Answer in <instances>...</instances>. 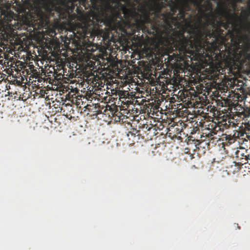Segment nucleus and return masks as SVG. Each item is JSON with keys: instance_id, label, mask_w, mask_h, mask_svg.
I'll return each mask as SVG.
<instances>
[{"instance_id": "obj_1", "label": "nucleus", "mask_w": 250, "mask_h": 250, "mask_svg": "<svg viewBox=\"0 0 250 250\" xmlns=\"http://www.w3.org/2000/svg\"><path fill=\"white\" fill-rule=\"evenodd\" d=\"M221 21H217L214 25L207 24L205 28L202 30L200 28L198 31L191 28L189 32L187 33L188 37V40H184L185 45V51H182L180 59L184 61L188 58L192 59L195 57H202L204 56L205 50V43H209L207 41L208 39H213L211 45H213L221 37H224V30L221 29ZM182 40L184 39L183 35H180Z\"/></svg>"}, {"instance_id": "obj_2", "label": "nucleus", "mask_w": 250, "mask_h": 250, "mask_svg": "<svg viewBox=\"0 0 250 250\" xmlns=\"http://www.w3.org/2000/svg\"><path fill=\"white\" fill-rule=\"evenodd\" d=\"M168 6L170 8V12L171 15L168 19V23H166L172 28L170 25V21L174 19L176 21L178 24V27L181 26L179 30H174L171 36L170 37V41H168V44H171L176 50H178L179 52V55L182 51H185V45L184 39L182 40L180 35H183L184 40H188V39L187 32H189L190 28L187 23L188 20V15L191 14H188L186 12L192 11L190 7L189 1L188 0H177V1H174L173 0H170L168 2Z\"/></svg>"}, {"instance_id": "obj_3", "label": "nucleus", "mask_w": 250, "mask_h": 250, "mask_svg": "<svg viewBox=\"0 0 250 250\" xmlns=\"http://www.w3.org/2000/svg\"><path fill=\"white\" fill-rule=\"evenodd\" d=\"M103 0H48L46 6L50 10V14L52 12H56L58 16V19H61L66 17L72 13L77 5L78 2L80 5H82L85 9L90 8L92 6L96 8L100 1Z\"/></svg>"}, {"instance_id": "obj_4", "label": "nucleus", "mask_w": 250, "mask_h": 250, "mask_svg": "<svg viewBox=\"0 0 250 250\" xmlns=\"http://www.w3.org/2000/svg\"><path fill=\"white\" fill-rule=\"evenodd\" d=\"M188 0L189 1L190 5L192 4L198 8L199 11L206 18V21H204L201 17H197V15L195 16L192 14L188 15V20L187 23L190 29L194 28L196 31H198V29L201 28L203 30L208 23L212 25L214 24L216 22V17L213 11L212 3L209 0H206L203 4L202 3L203 0Z\"/></svg>"}, {"instance_id": "obj_5", "label": "nucleus", "mask_w": 250, "mask_h": 250, "mask_svg": "<svg viewBox=\"0 0 250 250\" xmlns=\"http://www.w3.org/2000/svg\"><path fill=\"white\" fill-rule=\"evenodd\" d=\"M117 2L115 6L113 7L109 3L107 4L108 9L112 13V18L110 20V23L114 24L113 28L114 30H119L125 34H129L128 29H131L132 24L130 21H126L123 19L120 11Z\"/></svg>"}, {"instance_id": "obj_6", "label": "nucleus", "mask_w": 250, "mask_h": 250, "mask_svg": "<svg viewBox=\"0 0 250 250\" xmlns=\"http://www.w3.org/2000/svg\"><path fill=\"white\" fill-rule=\"evenodd\" d=\"M159 2H155L153 5H150V10H146L145 17L146 20L149 19L150 15L153 16L154 21L157 26L164 27L166 23H168V19L171 16L170 13L161 12L164 6H161Z\"/></svg>"}, {"instance_id": "obj_7", "label": "nucleus", "mask_w": 250, "mask_h": 250, "mask_svg": "<svg viewBox=\"0 0 250 250\" xmlns=\"http://www.w3.org/2000/svg\"><path fill=\"white\" fill-rule=\"evenodd\" d=\"M243 13L245 14V18L242 25L243 30L250 35V22L249 21L248 17L249 14L248 11H244ZM234 59L238 63L243 64L247 62H250V43H248L245 48L239 51H237L234 52Z\"/></svg>"}, {"instance_id": "obj_8", "label": "nucleus", "mask_w": 250, "mask_h": 250, "mask_svg": "<svg viewBox=\"0 0 250 250\" xmlns=\"http://www.w3.org/2000/svg\"><path fill=\"white\" fill-rule=\"evenodd\" d=\"M74 34V40L77 41L78 44H84L86 40H88L87 38L89 36L91 35V33L90 31H88L86 27H81L75 30L73 32Z\"/></svg>"}, {"instance_id": "obj_9", "label": "nucleus", "mask_w": 250, "mask_h": 250, "mask_svg": "<svg viewBox=\"0 0 250 250\" xmlns=\"http://www.w3.org/2000/svg\"><path fill=\"white\" fill-rule=\"evenodd\" d=\"M223 130L222 125L218 123L212 122L208 125V127L203 130V134H205L208 139H213V135L217 134L219 131Z\"/></svg>"}, {"instance_id": "obj_10", "label": "nucleus", "mask_w": 250, "mask_h": 250, "mask_svg": "<svg viewBox=\"0 0 250 250\" xmlns=\"http://www.w3.org/2000/svg\"><path fill=\"white\" fill-rule=\"evenodd\" d=\"M11 4L6 5L5 9L2 8L1 9L0 18L1 20L6 24L11 25L12 24L10 23L14 19L15 16L13 11L10 8Z\"/></svg>"}, {"instance_id": "obj_11", "label": "nucleus", "mask_w": 250, "mask_h": 250, "mask_svg": "<svg viewBox=\"0 0 250 250\" xmlns=\"http://www.w3.org/2000/svg\"><path fill=\"white\" fill-rule=\"evenodd\" d=\"M214 13L215 16L217 15L219 17V20L218 21H221L223 17L226 15L229 14V13L226 8V4L223 3L221 6H219L218 9L215 10ZM216 17H217V16Z\"/></svg>"}, {"instance_id": "obj_12", "label": "nucleus", "mask_w": 250, "mask_h": 250, "mask_svg": "<svg viewBox=\"0 0 250 250\" xmlns=\"http://www.w3.org/2000/svg\"><path fill=\"white\" fill-rule=\"evenodd\" d=\"M228 32L230 34V37L231 38V41L233 42L236 47L239 46V40L240 37L237 34L234 33L233 30L229 29Z\"/></svg>"}, {"instance_id": "obj_13", "label": "nucleus", "mask_w": 250, "mask_h": 250, "mask_svg": "<svg viewBox=\"0 0 250 250\" xmlns=\"http://www.w3.org/2000/svg\"><path fill=\"white\" fill-rule=\"evenodd\" d=\"M195 93V91L194 90H191L190 91V95H188L186 98H184L182 101L184 102L191 103V101L194 100V98L197 97V95Z\"/></svg>"}, {"instance_id": "obj_14", "label": "nucleus", "mask_w": 250, "mask_h": 250, "mask_svg": "<svg viewBox=\"0 0 250 250\" xmlns=\"http://www.w3.org/2000/svg\"><path fill=\"white\" fill-rule=\"evenodd\" d=\"M40 23L42 27H45L48 26L50 23L49 17L47 16H45L44 17L41 16L40 17Z\"/></svg>"}, {"instance_id": "obj_15", "label": "nucleus", "mask_w": 250, "mask_h": 250, "mask_svg": "<svg viewBox=\"0 0 250 250\" xmlns=\"http://www.w3.org/2000/svg\"><path fill=\"white\" fill-rule=\"evenodd\" d=\"M190 90H191L190 89L189 90H185L181 93L180 96L182 100H183L184 98H186V97H187L188 95H190Z\"/></svg>"}, {"instance_id": "obj_16", "label": "nucleus", "mask_w": 250, "mask_h": 250, "mask_svg": "<svg viewBox=\"0 0 250 250\" xmlns=\"http://www.w3.org/2000/svg\"><path fill=\"white\" fill-rule=\"evenodd\" d=\"M220 125H222V127L223 128V130L229 127V125L227 123V121H223L219 122Z\"/></svg>"}, {"instance_id": "obj_17", "label": "nucleus", "mask_w": 250, "mask_h": 250, "mask_svg": "<svg viewBox=\"0 0 250 250\" xmlns=\"http://www.w3.org/2000/svg\"><path fill=\"white\" fill-rule=\"evenodd\" d=\"M230 23V22H223L222 21V23L221 24V26L223 27L226 29H228V28L229 27V25Z\"/></svg>"}, {"instance_id": "obj_18", "label": "nucleus", "mask_w": 250, "mask_h": 250, "mask_svg": "<svg viewBox=\"0 0 250 250\" xmlns=\"http://www.w3.org/2000/svg\"><path fill=\"white\" fill-rule=\"evenodd\" d=\"M21 3H20V2H17V0H16V2H17V5H18L20 7V8L21 9V10H22L23 9V0H21Z\"/></svg>"}, {"instance_id": "obj_19", "label": "nucleus", "mask_w": 250, "mask_h": 250, "mask_svg": "<svg viewBox=\"0 0 250 250\" xmlns=\"http://www.w3.org/2000/svg\"><path fill=\"white\" fill-rule=\"evenodd\" d=\"M152 29H153V31L152 32L151 31H149V30H148V31H147V33H148V34H154V32H157V31H158V28H157L156 26H154V25H153V28H152Z\"/></svg>"}, {"instance_id": "obj_20", "label": "nucleus", "mask_w": 250, "mask_h": 250, "mask_svg": "<svg viewBox=\"0 0 250 250\" xmlns=\"http://www.w3.org/2000/svg\"><path fill=\"white\" fill-rule=\"evenodd\" d=\"M127 137H128V139L130 140V138H129V136H131V137H135V133H134L133 132H129L127 134Z\"/></svg>"}, {"instance_id": "obj_21", "label": "nucleus", "mask_w": 250, "mask_h": 250, "mask_svg": "<svg viewBox=\"0 0 250 250\" xmlns=\"http://www.w3.org/2000/svg\"><path fill=\"white\" fill-rule=\"evenodd\" d=\"M128 95H129V93L128 92L124 91V92H122V93L121 94V96H122V98H124L126 96Z\"/></svg>"}, {"instance_id": "obj_22", "label": "nucleus", "mask_w": 250, "mask_h": 250, "mask_svg": "<svg viewBox=\"0 0 250 250\" xmlns=\"http://www.w3.org/2000/svg\"><path fill=\"white\" fill-rule=\"evenodd\" d=\"M167 0H165V2H159V3L161 4V6H164V7H166L167 6H168V2L167 3H166V1H167Z\"/></svg>"}, {"instance_id": "obj_23", "label": "nucleus", "mask_w": 250, "mask_h": 250, "mask_svg": "<svg viewBox=\"0 0 250 250\" xmlns=\"http://www.w3.org/2000/svg\"><path fill=\"white\" fill-rule=\"evenodd\" d=\"M76 11H77V13H79V7H78V6H77V7Z\"/></svg>"}, {"instance_id": "obj_24", "label": "nucleus", "mask_w": 250, "mask_h": 250, "mask_svg": "<svg viewBox=\"0 0 250 250\" xmlns=\"http://www.w3.org/2000/svg\"><path fill=\"white\" fill-rule=\"evenodd\" d=\"M237 1H239V2H241L242 1V0H237Z\"/></svg>"}, {"instance_id": "obj_25", "label": "nucleus", "mask_w": 250, "mask_h": 250, "mask_svg": "<svg viewBox=\"0 0 250 250\" xmlns=\"http://www.w3.org/2000/svg\"><path fill=\"white\" fill-rule=\"evenodd\" d=\"M150 129H151V128H150V127H149L148 128H147V130H150Z\"/></svg>"}, {"instance_id": "obj_26", "label": "nucleus", "mask_w": 250, "mask_h": 250, "mask_svg": "<svg viewBox=\"0 0 250 250\" xmlns=\"http://www.w3.org/2000/svg\"><path fill=\"white\" fill-rule=\"evenodd\" d=\"M248 37L249 38V39L250 40V37L249 36V35H247Z\"/></svg>"}, {"instance_id": "obj_27", "label": "nucleus", "mask_w": 250, "mask_h": 250, "mask_svg": "<svg viewBox=\"0 0 250 250\" xmlns=\"http://www.w3.org/2000/svg\"><path fill=\"white\" fill-rule=\"evenodd\" d=\"M237 18L238 19H240L239 17H237Z\"/></svg>"}, {"instance_id": "obj_28", "label": "nucleus", "mask_w": 250, "mask_h": 250, "mask_svg": "<svg viewBox=\"0 0 250 250\" xmlns=\"http://www.w3.org/2000/svg\"><path fill=\"white\" fill-rule=\"evenodd\" d=\"M249 14H250V10H249Z\"/></svg>"}]
</instances>
